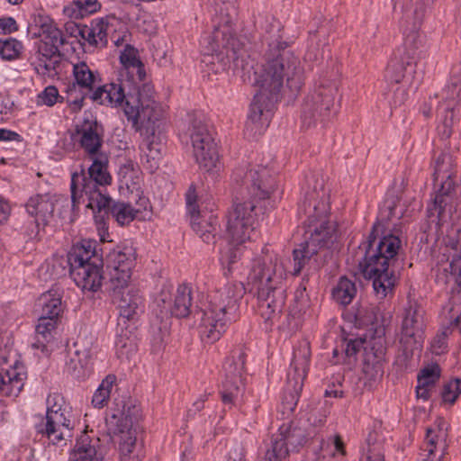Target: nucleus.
Instances as JSON below:
<instances>
[{"instance_id":"f257e3e1","label":"nucleus","mask_w":461,"mask_h":461,"mask_svg":"<svg viewBox=\"0 0 461 461\" xmlns=\"http://www.w3.org/2000/svg\"><path fill=\"white\" fill-rule=\"evenodd\" d=\"M285 42L273 46L266 62L255 72V85L258 87L249 107L244 134L249 139L262 135L269 126L275 104L285 88L297 93L304 82L302 62L293 51L286 50Z\"/></svg>"},{"instance_id":"f03ea898","label":"nucleus","mask_w":461,"mask_h":461,"mask_svg":"<svg viewBox=\"0 0 461 461\" xmlns=\"http://www.w3.org/2000/svg\"><path fill=\"white\" fill-rule=\"evenodd\" d=\"M376 226L373 227L375 231ZM375 238L373 233L368 240L358 247L363 258L358 261V267L363 276L373 281V287L377 296L384 298L392 293L396 282V277L392 263L401 247V240L394 235L385 236L374 247Z\"/></svg>"},{"instance_id":"7ed1b4c3","label":"nucleus","mask_w":461,"mask_h":461,"mask_svg":"<svg viewBox=\"0 0 461 461\" xmlns=\"http://www.w3.org/2000/svg\"><path fill=\"white\" fill-rule=\"evenodd\" d=\"M245 293L242 282L230 281L208 294L198 327L203 340L214 343L221 339L228 326L236 321L239 303Z\"/></svg>"},{"instance_id":"20e7f679","label":"nucleus","mask_w":461,"mask_h":461,"mask_svg":"<svg viewBox=\"0 0 461 461\" xmlns=\"http://www.w3.org/2000/svg\"><path fill=\"white\" fill-rule=\"evenodd\" d=\"M31 35L39 39L36 42L39 61L35 71L43 77H53L61 62L59 48L65 42L62 32L48 14L41 11L34 14L31 23Z\"/></svg>"},{"instance_id":"39448f33","label":"nucleus","mask_w":461,"mask_h":461,"mask_svg":"<svg viewBox=\"0 0 461 461\" xmlns=\"http://www.w3.org/2000/svg\"><path fill=\"white\" fill-rule=\"evenodd\" d=\"M92 160L88 167V177L84 170L81 173L74 172L71 176V200L77 202V196L85 194L87 197V207L92 210H102L111 203V198L104 194L106 185L112 183V176L108 171V157L103 153L89 157Z\"/></svg>"},{"instance_id":"423d86ee","label":"nucleus","mask_w":461,"mask_h":461,"mask_svg":"<svg viewBox=\"0 0 461 461\" xmlns=\"http://www.w3.org/2000/svg\"><path fill=\"white\" fill-rule=\"evenodd\" d=\"M252 201L238 203L228 215V247L221 252V261L229 266L236 263L242 254V245L255 233L258 213Z\"/></svg>"},{"instance_id":"0eeeda50","label":"nucleus","mask_w":461,"mask_h":461,"mask_svg":"<svg viewBox=\"0 0 461 461\" xmlns=\"http://www.w3.org/2000/svg\"><path fill=\"white\" fill-rule=\"evenodd\" d=\"M140 410L130 403L122 410H115L107 418L106 423L118 447L121 461H140L138 451L139 420Z\"/></svg>"},{"instance_id":"6e6552de","label":"nucleus","mask_w":461,"mask_h":461,"mask_svg":"<svg viewBox=\"0 0 461 461\" xmlns=\"http://www.w3.org/2000/svg\"><path fill=\"white\" fill-rule=\"evenodd\" d=\"M70 276L83 291L96 292L103 283L102 267L89 240L72 248L68 255Z\"/></svg>"},{"instance_id":"1a4fd4ad","label":"nucleus","mask_w":461,"mask_h":461,"mask_svg":"<svg viewBox=\"0 0 461 461\" xmlns=\"http://www.w3.org/2000/svg\"><path fill=\"white\" fill-rule=\"evenodd\" d=\"M153 87L143 85L137 94L129 95L123 113L136 131H151L163 116L161 105L154 100Z\"/></svg>"},{"instance_id":"9d476101","label":"nucleus","mask_w":461,"mask_h":461,"mask_svg":"<svg viewBox=\"0 0 461 461\" xmlns=\"http://www.w3.org/2000/svg\"><path fill=\"white\" fill-rule=\"evenodd\" d=\"M310 358V344L307 341L300 342L294 351L291 367L287 374V387L282 398L284 411L291 413L297 405L303 380L308 372Z\"/></svg>"},{"instance_id":"9b49d317","label":"nucleus","mask_w":461,"mask_h":461,"mask_svg":"<svg viewBox=\"0 0 461 461\" xmlns=\"http://www.w3.org/2000/svg\"><path fill=\"white\" fill-rule=\"evenodd\" d=\"M286 269L281 258L265 254L254 260L249 275V284L256 291H281Z\"/></svg>"},{"instance_id":"f8f14e48","label":"nucleus","mask_w":461,"mask_h":461,"mask_svg":"<svg viewBox=\"0 0 461 461\" xmlns=\"http://www.w3.org/2000/svg\"><path fill=\"white\" fill-rule=\"evenodd\" d=\"M337 84L322 79L306 97L303 105V123L311 126L317 122H324L330 116L337 93Z\"/></svg>"},{"instance_id":"ddd939ff","label":"nucleus","mask_w":461,"mask_h":461,"mask_svg":"<svg viewBox=\"0 0 461 461\" xmlns=\"http://www.w3.org/2000/svg\"><path fill=\"white\" fill-rule=\"evenodd\" d=\"M193 156L201 168L210 171L217 166L219 154L216 143L206 125L198 119H194L187 130Z\"/></svg>"},{"instance_id":"4468645a","label":"nucleus","mask_w":461,"mask_h":461,"mask_svg":"<svg viewBox=\"0 0 461 461\" xmlns=\"http://www.w3.org/2000/svg\"><path fill=\"white\" fill-rule=\"evenodd\" d=\"M136 258V249L131 244L119 245L109 252L106 257L108 287L126 285L131 282Z\"/></svg>"},{"instance_id":"2eb2a0df","label":"nucleus","mask_w":461,"mask_h":461,"mask_svg":"<svg viewBox=\"0 0 461 461\" xmlns=\"http://www.w3.org/2000/svg\"><path fill=\"white\" fill-rule=\"evenodd\" d=\"M313 208L315 215L312 220L310 236L306 241L319 252L337 248L339 237L337 224L328 218V203L322 201L318 205L313 204Z\"/></svg>"},{"instance_id":"dca6fc26","label":"nucleus","mask_w":461,"mask_h":461,"mask_svg":"<svg viewBox=\"0 0 461 461\" xmlns=\"http://www.w3.org/2000/svg\"><path fill=\"white\" fill-rule=\"evenodd\" d=\"M243 173L242 169H237L234 172V179L237 182L240 181L254 199H267L275 192L276 179L266 167L258 165L247 171L244 176Z\"/></svg>"},{"instance_id":"f3484780","label":"nucleus","mask_w":461,"mask_h":461,"mask_svg":"<svg viewBox=\"0 0 461 461\" xmlns=\"http://www.w3.org/2000/svg\"><path fill=\"white\" fill-rule=\"evenodd\" d=\"M63 411L52 415H46L45 419L38 416V422L34 423V429L38 435L45 437L50 443L57 445L71 436L75 427V420L72 410H62Z\"/></svg>"},{"instance_id":"a211bd4d","label":"nucleus","mask_w":461,"mask_h":461,"mask_svg":"<svg viewBox=\"0 0 461 461\" xmlns=\"http://www.w3.org/2000/svg\"><path fill=\"white\" fill-rule=\"evenodd\" d=\"M436 97L441 99L438 111L443 115L445 133L449 135L461 101V68L452 70L447 83Z\"/></svg>"},{"instance_id":"6ab92c4d","label":"nucleus","mask_w":461,"mask_h":461,"mask_svg":"<svg viewBox=\"0 0 461 461\" xmlns=\"http://www.w3.org/2000/svg\"><path fill=\"white\" fill-rule=\"evenodd\" d=\"M385 351L383 338H374L366 344L362 368L365 385L372 387L383 377Z\"/></svg>"},{"instance_id":"aec40b11","label":"nucleus","mask_w":461,"mask_h":461,"mask_svg":"<svg viewBox=\"0 0 461 461\" xmlns=\"http://www.w3.org/2000/svg\"><path fill=\"white\" fill-rule=\"evenodd\" d=\"M108 290L113 303L119 309L121 319L133 320L142 311V296L131 282L118 287L110 286Z\"/></svg>"},{"instance_id":"412c9836","label":"nucleus","mask_w":461,"mask_h":461,"mask_svg":"<svg viewBox=\"0 0 461 461\" xmlns=\"http://www.w3.org/2000/svg\"><path fill=\"white\" fill-rule=\"evenodd\" d=\"M423 334V311L411 304L405 311L402 323L400 342L405 350L412 351L421 346Z\"/></svg>"},{"instance_id":"4be33fe9","label":"nucleus","mask_w":461,"mask_h":461,"mask_svg":"<svg viewBox=\"0 0 461 461\" xmlns=\"http://www.w3.org/2000/svg\"><path fill=\"white\" fill-rule=\"evenodd\" d=\"M245 358L240 354L238 358L228 359L224 364V379L222 381L221 400L226 404L233 403L240 394L243 386Z\"/></svg>"},{"instance_id":"5701e85b","label":"nucleus","mask_w":461,"mask_h":461,"mask_svg":"<svg viewBox=\"0 0 461 461\" xmlns=\"http://www.w3.org/2000/svg\"><path fill=\"white\" fill-rule=\"evenodd\" d=\"M191 293V287L180 285L172 299L168 291L162 290L157 299V303L161 308V313H171L177 318L188 316L192 305Z\"/></svg>"},{"instance_id":"b1692460","label":"nucleus","mask_w":461,"mask_h":461,"mask_svg":"<svg viewBox=\"0 0 461 461\" xmlns=\"http://www.w3.org/2000/svg\"><path fill=\"white\" fill-rule=\"evenodd\" d=\"M73 81L68 85L67 93L71 95L77 90L80 95H92L95 87L101 83V77L85 61L72 63Z\"/></svg>"},{"instance_id":"393cba45","label":"nucleus","mask_w":461,"mask_h":461,"mask_svg":"<svg viewBox=\"0 0 461 461\" xmlns=\"http://www.w3.org/2000/svg\"><path fill=\"white\" fill-rule=\"evenodd\" d=\"M258 312L265 323L271 327L280 318L285 305L284 291H256Z\"/></svg>"},{"instance_id":"a878e982","label":"nucleus","mask_w":461,"mask_h":461,"mask_svg":"<svg viewBox=\"0 0 461 461\" xmlns=\"http://www.w3.org/2000/svg\"><path fill=\"white\" fill-rule=\"evenodd\" d=\"M143 139L140 144V161L142 165L150 172L158 167V163L162 158L163 141L159 132L155 129L151 131H145L142 133Z\"/></svg>"},{"instance_id":"bb28decb","label":"nucleus","mask_w":461,"mask_h":461,"mask_svg":"<svg viewBox=\"0 0 461 461\" xmlns=\"http://www.w3.org/2000/svg\"><path fill=\"white\" fill-rule=\"evenodd\" d=\"M75 138L88 157L103 154V137L96 121L85 120L77 125Z\"/></svg>"},{"instance_id":"cd10ccee","label":"nucleus","mask_w":461,"mask_h":461,"mask_svg":"<svg viewBox=\"0 0 461 461\" xmlns=\"http://www.w3.org/2000/svg\"><path fill=\"white\" fill-rule=\"evenodd\" d=\"M122 68L120 71L121 80L126 78L132 85L137 86L146 77L143 63L140 59L138 50L134 47L126 44L120 55Z\"/></svg>"},{"instance_id":"c85d7f7f","label":"nucleus","mask_w":461,"mask_h":461,"mask_svg":"<svg viewBox=\"0 0 461 461\" xmlns=\"http://www.w3.org/2000/svg\"><path fill=\"white\" fill-rule=\"evenodd\" d=\"M54 198L49 194L37 195L31 199V216L34 218L37 228L35 237L41 240V232L55 220Z\"/></svg>"},{"instance_id":"c756f323","label":"nucleus","mask_w":461,"mask_h":461,"mask_svg":"<svg viewBox=\"0 0 461 461\" xmlns=\"http://www.w3.org/2000/svg\"><path fill=\"white\" fill-rule=\"evenodd\" d=\"M415 51L407 43L398 48L385 68L384 78L390 84H399L405 77L406 68L414 59Z\"/></svg>"},{"instance_id":"7c9ffc66","label":"nucleus","mask_w":461,"mask_h":461,"mask_svg":"<svg viewBox=\"0 0 461 461\" xmlns=\"http://www.w3.org/2000/svg\"><path fill=\"white\" fill-rule=\"evenodd\" d=\"M129 95L132 94L125 93L122 83H110L103 86L99 84L90 95V98L98 104L122 107L123 109Z\"/></svg>"},{"instance_id":"2f4dec72","label":"nucleus","mask_w":461,"mask_h":461,"mask_svg":"<svg viewBox=\"0 0 461 461\" xmlns=\"http://www.w3.org/2000/svg\"><path fill=\"white\" fill-rule=\"evenodd\" d=\"M234 30L230 23L226 22L223 25L215 27L212 35L202 39L201 44L206 45V58L214 59L213 53L220 50L221 48H234L235 43Z\"/></svg>"},{"instance_id":"473e14b6","label":"nucleus","mask_w":461,"mask_h":461,"mask_svg":"<svg viewBox=\"0 0 461 461\" xmlns=\"http://www.w3.org/2000/svg\"><path fill=\"white\" fill-rule=\"evenodd\" d=\"M447 432L441 428L428 429L420 461H441L447 453Z\"/></svg>"},{"instance_id":"72a5a7b5","label":"nucleus","mask_w":461,"mask_h":461,"mask_svg":"<svg viewBox=\"0 0 461 461\" xmlns=\"http://www.w3.org/2000/svg\"><path fill=\"white\" fill-rule=\"evenodd\" d=\"M62 290L53 286L42 293L35 302V311L39 314L60 318L64 306L62 303Z\"/></svg>"},{"instance_id":"f704fd0d","label":"nucleus","mask_w":461,"mask_h":461,"mask_svg":"<svg viewBox=\"0 0 461 461\" xmlns=\"http://www.w3.org/2000/svg\"><path fill=\"white\" fill-rule=\"evenodd\" d=\"M74 348L75 350L67 362L68 370L77 379H85L88 376L91 368L90 350L78 341L74 344Z\"/></svg>"},{"instance_id":"c9c22d12","label":"nucleus","mask_w":461,"mask_h":461,"mask_svg":"<svg viewBox=\"0 0 461 461\" xmlns=\"http://www.w3.org/2000/svg\"><path fill=\"white\" fill-rule=\"evenodd\" d=\"M191 226L194 231L205 243L214 242L215 235L219 228L218 219L209 212H199L191 217Z\"/></svg>"},{"instance_id":"e433bc0d","label":"nucleus","mask_w":461,"mask_h":461,"mask_svg":"<svg viewBox=\"0 0 461 461\" xmlns=\"http://www.w3.org/2000/svg\"><path fill=\"white\" fill-rule=\"evenodd\" d=\"M103 452L100 447L89 441L87 435L83 434L75 445L69 461H103Z\"/></svg>"},{"instance_id":"4c0bfd02","label":"nucleus","mask_w":461,"mask_h":461,"mask_svg":"<svg viewBox=\"0 0 461 461\" xmlns=\"http://www.w3.org/2000/svg\"><path fill=\"white\" fill-rule=\"evenodd\" d=\"M285 428H279L278 432L272 437L271 446L267 450L265 461H284L292 451L285 440Z\"/></svg>"},{"instance_id":"58836bf2","label":"nucleus","mask_w":461,"mask_h":461,"mask_svg":"<svg viewBox=\"0 0 461 461\" xmlns=\"http://www.w3.org/2000/svg\"><path fill=\"white\" fill-rule=\"evenodd\" d=\"M279 428L287 429L284 436L292 451H297L315 436L314 431L307 432L304 428L295 425L294 422L284 423Z\"/></svg>"},{"instance_id":"ea45409f","label":"nucleus","mask_w":461,"mask_h":461,"mask_svg":"<svg viewBox=\"0 0 461 461\" xmlns=\"http://www.w3.org/2000/svg\"><path fill=\"white\" fill-rule=\"evenodd\" d=\"M436 185H439L437 195L435 196L433 204L428 209L430 215L437 214L441 219L442 212L446 205V197L450 195L455 188L453 177H446L444 180H434Z\"/></svg>"},{"instance_id":"a19ab883","label":"nucleus","mask_w":461,"mask_h":461,"mask_svg":"<svg viewBox=\"0 0 461 461\" xmlns=\"http://www.w3.org/2000/svg\"><path fill=\"white\" fill-rule=\"evenodd\" d=\"M319 253L320 252L306 240L299 244V246L293 251V275H299L306 265H308L312 259L315 260L314 257H316Z\"/></svg>"},{"instance_id":"79ce46f5","label":"nucleus","mask_w":461,"mask_h":461,"mask_svg":"<svg viewBox=\"0 0 461 461\" xmlns=\"http://www.w3.org/2000/svg\"><path fill=\"white\" fill-rule=\"evenodd\" d=\"M357 294V287L355 283L342 276L332 289V298L341 305L349 304Z\"/></svg>"},{"instance_id":"37998d69","label":"nucleus","mask_w":461,"mask_h":461,"mask_svg":"<svg viewBox=\"0 0 461 461\" xmlns=\"http://www.w3.org/2000/svg\"><path fill=\"white\" fill-rule=\"evenodd\" d=\"M115 383L114 375H108L102 380L92 397V404L95 408L102 409L107 404Z\"/></svg>"},{"instance_id":"c03bdc74","label":"nucleus","mask_w":461,"mask_h":461,"mask_svg":"<svg viewBox=\"0 0 461 461\" xmlns=\"http://www.w3.org/2000/svg\"><path fill=\"white\" fill-rule=\"evenodd\" d=\"M455 174V166L451 155L441 153L437 157L434 163V180H444L446 177H454Z\"/></svg>"},{"instance_id":"a18cd8bd","label":"nucleus","mask_w":461,"mask_h":461,"mask_svg":"<svg viewBox=\"0 0 461 461\" xmlns=\"http://www.w3.org/2000/svg\"><path fill=\"white\" fill-rule=\"evenodd\" d=\"M115 347L117 357L122 360H129L137 350L135 337L128 332H122L118 335Z\"/></svg>"},{"instance_id":"49530a36","label":"nucleus","mask_w":461,"mask_h":461,"mask_svg":"<svg viewBox=\"0 0 461 461\" xmlns=\"http://www.w3.org/2000/svg\"><path fill=\"white\" fill-rule=\"evenodd\" d=\"M137 212V210H134L131 204L126 203L118 202L112 206V214L120 225L131 222Z\"/></svg>"},{"instance_id":"de8ad7c7","label":"nucleus","mask_w":461,"mask_h":461,"mask_svg":"<svg viewBox=\"0 0 461 461\" xmlns=\"http://www.w3.org/2000/svg\"><path fill=\"white\" fill-rule=\"evenodd\" d=\"M441 369L437 363H431L423 367L418 375V383L422 386L433 387L439 380Z\"/></svg>"},{"instance_id":"09e8293b","label":"nucleus","mask_w":461,"mask_h":461,"mask_svg":"<svg viewBox=\"0 0 461 461\" xmlns=\"http://www.w3.org/2000/svg\"><path fill=\"white\" fill-rule=\"evenodd\" d=\"M23 50V44L14 38L0 40V56L3 59L12 60L18 58Z\"/></svg>"},{"instance_id":"8fccbe9b","label":"nucleus","mask_w":461,"mask_h":461,"mask_svg":"<svg viewBox=\"0 0 461 461\" xmlns=\"http://www.w3.org/2000/svg\"><path fill=\"white\" fill-rule=\"evenodd\" d=\"M60 318L40 314L38 323L35 327L37 336H41L45 340L50 335L59 321Z\"/></svg>"},{"instance_id":"3c124183","label":"nucleus","mask_w":461,"mask_h":461,"mask_svg":"<svg viewBox=\"0 0 461 461\" xmlns=\"http://www.w3.org/2000/svg\"><path fill=\"white\" fill-rule=\"evenodd\" d=\"M81 196L77 197V202L72 204L67 198H56L54 200L55 211H57V217L60 220V221H68L69 222L73 221V213L72 207L78 203L77 199Z\"/></svg>"},{"instance_id":"603ef678","label":"nucleus","mask_w":461,"mask_h":461,"mask_svg":"<svg viewBox=\"0 0 461 461\" xmlns=\"http://www.w3.org/2000/svg\"><path fill=\"white\" fill-rule=\"evenodd\" d=\"M91 26L95 32L98 45L104 47L107 44V36L111 32L112 24L109 23L107 19L101 18L95 19L91 23Z\"/></svg>"},{"instance_id":"864d4df0","label":"nucleus","mask_w":461,"mask_h":461,"mask_svg":"<svg viewBox=\"0 0 461 461\" xmlns=\"http://www.w3.org/2000/svg\"><path fill=\"white\" fill-rule=\"evenodd\" d=\"M46 415H52L63 411L62 410H72L66 402L65 398L57 393H50L46 400Z\"/></svg>"},{"instance_id":"5fc2aeb1","label":"nucleus","mask_w":461,"mask_h":461,"mask_svg":"<svg viewBox=\"0 0 461 461\" xmlns=\"http://www.w3.org/2000/svg\"><path fill=\"white\" fill-rule=\"evenodd\" d=\"M461 393V380L453 379L443 385L441 397L443 402L454 403Z\"/></svg>"},{"instance_id":"6e6d98bb","label":"nucleus","mask_w":461,"mask_h":461,"mask_svg":"<svg viewBox=\"0 0 461 461\" xmlns=\"http://www.w3.org/2000/svg\"><path fill=\"white\" fill-rule=\"evenodd\" d=\"M59 98H61V96L59 94L58 88L54 86H49L37 95L36 104L50 107L58 103Z\"/></svg>"},{"instance_id":"4d7b16f0","label":"nucleus","mask_w":461,"mask_h":461,"mask_svg":"<svg viewBox=\"0 0 461 461\" xmlns=\"http://www.w3.org/2000/svg\"><path fill=\"white\" fill-rule=\"evenodd\" d=\"M448 328H444L442 330L436 334L430 344V349L433 354L441 355L447 351V339L448 337Z\"/></svg>"},{"instance_id":"13d9d810","label":"nucleus","mask_w":461,"mask_h":461,"mask_svg":"<svg viewBox=\"0 0 461 461\" xmlns=\"http://www.w3.org/2000/svg\"><path fill=\"white\" fill-rule=\"evenodd\" d=\"M456 242L459 246V251L456 257L449 264L450 276L456 283L461 281V228L457 230Z\"/></svg>"},{"instance_id":"bf43d9fd","label":"nucleus","mask_w":461,"mask_h":461,"mask_svg":"<svg viewBox=\"0 0 461 461\" xmlns=\"http://www.w3.org/2000/svg\"><path fill=\"white\" fill-rule=\"evenodd\" d=\"M366 341L362 339H354L346 341L345 354L348 358L356 357L357 354L366 347Z\"/></svg>"},{"instance_id":"052dcab7","label":"nucleus","mask_w":461,"mask_h":461,"mask_svg":"<svg viewBox=\"0 0 461 461\" xmlns=\"http://www.w3.org/2000/svg\"><path fill=\"white\" fill-rule=\"evenodd\" d=\"M75 4L77 6H80L81 10L87 14L88 15L93 14L98 12L102 5L98 0H74Z\"/></svg>"},{"instance_id":"680f3d73","label":"nucleus","mask_w":461,"mask_h":461,"mask_svg":"<svg viewBox=\"0 0 461 461\" xmlns=\"http://www.w3.org/2000/svg\"><path fill=\"white\" fill-rule=\"evenodd\" d=\"M63 14L69 19L74 20H79L88 15L87 14H85L83 10H81L80 6H77V5L75 4L74 0L72 4L63 8Z\"/></svg>"},{"instance_id":"e2e57ef3","label":"nucleus","mask_w":461,"mask_h":461,"mask_svg":"<svg viewBox=\"0 0 461 461\" xmlns=\"http://www.w3.org/2000/svg\"><path fill=\"white\" fill-rule=\"evenodd\" d=\"M95 226H96V230H97L100 240L102 242L107 241L109 233H108V227H107L106 221L104 220V215H95Z\"/></svg>"},{"instance_id":"0e129e2a","label":"nucleus","mask_w":461,"mask_h":461,"mask_svg":"<svg viewBox=\"0 0 461 461\" xmlns=\"http://www.w3.org/2000/svg\"><path fill=\"white\" fill-rule=\"evenodd\" d=\"M185 198H186L187 211H188V213L190 214V217L194 216V214H197V213L201 212L197 209L195 190L193 187H189V189L186 193Z\"/></svg>"},{"instance_id":"69168bd1","label":"nucleus","mask_w":461,"mask_h":461,"mask_svg":"<svg viewBox=\"0 0 461 461\" xmlns=\"http://www.w3.org/2000/svg\"><path fill=\"white\" fill-rule=\"evenodd\" d=\"M17 30L16 21L13 17L0 18V34L12 33Z\"/></svg>"},{"instance_id":"338daca9","label":"nucleus","mask_w":461,"mask_h":461,"mask_svg":"<svg viewBox=\"0 0 461 461\" xmlns=\"http://www.w3.org/2000/svg\"><path fill=\"white\" fill-rule=\"evenodd\" d=\"M77 30L78 32V34L81 36V38L84 39L85 41H86L90 45L99 46L97 40L95 36V34L91 25L90 26L84 25L83 27L77 28Z\"/></svg>"},{"instance_id":"774afa93","label":"nucleus","mask_w":461,"mask_h":461,"mask_svg":"<svg viewBox=\"0 0 461 461\" xmlns=\"http://www.w3.org/2000/svg\"><path fill=\"white\" fill-rule=\"evenodd\" d=\"M14 112V103L6 98L0 103V120L5 121L9 119Z\"/></svg>"}]
</instances>
